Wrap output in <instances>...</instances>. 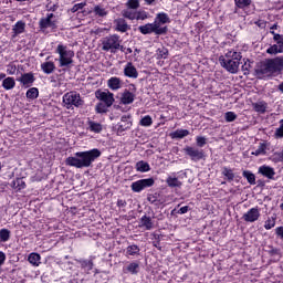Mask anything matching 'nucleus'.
Returning <instances> with one entry per match:
<instances>
[{
  "instance_id": "23",
  "label": "nucleus",
  "mask_w": 283,
  "mask_h": 283,
  "mask_svg": "<svg viewBox=\"0 0 283 283\" xmlns=\"http://www.w3.org/2000/svg\"><path fill=\"white\" fill-rule=\"evenodd\" d=\"M140 227L146 228V231H151V229H154V222H151V217H142Z\"/></svg>"
},
{
  "instance_id": "35",
  "label": "nucleus",
  "mask_w": 283,
  "mask_h": 283,
  "mask_svg": "<svg viewBox=\"0 0 283 283\" xmlns=\"http://www.w3.org/2000/svg\"><path fill=\"white\" fill-rule=\"evenodd\" d=\"M11 187H13V189H18V191H21V189H25V181H23L21 178H18L12 182Z\"/></svg>"
},
{
  "instance_id": "61",
  "label": "nucleus",
  "mask_w": 283,
  "mask_h": 283,
  "mask_svg": "<svg viewBox=\"0 0 283 283\" xmlns=\"http://www.w3.org/2000/svg\"><path fill=\"white\" fill-rule=\"evenodd\" d=\"M154 1H156V0H145V2L148 3V6H151L154 3Z\"/></svg>"
},
{
  "instance_id": "13",
  "label": "nucleus",
  "mask_w": 283,
  "mask_h": 283,
  "mask_svg": "<svg viewBox=\"0 0 283 283\" xmlns=\"http://www.w3.org/2000/svg\"><path fill=\"white\" fill-rule=\"evenodd\" d=\"M25 32V22L23 21H18L13 27H12V35L11 39H17L19 34H23Z\"/></svg>"
},
{
  "instance_id": "6",
  "label": "nucleus",
  "mask_w": 283,
  "mask_h": 283,
  "mask_svg": "<svg viewBox=\"0 0 283 283\" xmlns=\"http://www.w3.org/2000/svg\"><path fill=\"white\" fill-rule=\"evenodd\" d=\"M63 105L66 109H74V107L83 106L81 94L75 91H71L63 95Z\"/></svg>"
},
{
  "instance_id": "55",
  "label": "nucleus",
  "mask_w": 283,
  "mask_h": 283,
  "mask_svg": "<svg viewBox=\"0 0 283 283\" xmlns=\"http://www.w3.org/2000/svg\"><path fill=\"white\" fill-rule=\"evenodd\" d=\"M273 39H274L275 43H283V38L281 34H277V33L274 34Z\"/></svg>"
},
{
  "instance_id": "24",
  "label": "nucleus",
  "mask_w": 283,
  "mask_h": 283,
  "mask_svg": "<svg viewBox=\"0 0 283 283\" xmlns=\"http://www.w3.org/2000/svg\"><path fill=\"white\" fill-rule=\"evenodd\" d=\"M41 70L44 74H52L54 70H56V66L54 65V62H44L41 64Z\"/></svg>"
},
{
  "instance_id": "2",
  "label": "nucleus",
  "mask_w": 283,
  "mask_h": 283,
  "mask_svg": "<svg viewBox=\"0 0 283 283\" xmlns=\"http://www.w3.org/2000/svg\"><path fill=\"white\" fill-rule=\"evenodd\" d=\"M240 61H242V54L230 51L224 56L219 57V63L230 72V74H238V70H240Z\"/></svg>"
},
{
  "instance_id": "39",
  "label": "nucleus",
  "mask_w": 283,
  "mask_h": 283,
  "mask_svg": "<svg viewBox=\"0 0 283 283\" xmlns=\"http://www.w3.org/2000/svg\"><path fill=\"white\" fill-rule=\"evenodd\" d=\"M237 8L244 10V8H249L251 6V0H234Z\"/></svg>"
},
{
  "instance_id": "10",
  "label": "nucleus",
  "mask_w": 283,
  "mask_h": 283,
  "mask_svg": "<svg viewBox=\"0 0 283 283\" xmlns=\"http://www.w3.org/2000/svg\"><path fill=\"white\" fill-rule=\"evenodd\" d=\"M184 151L191 158V160L195 161L202 160V158H205V150L198 149L196 147L187 146L184 148Z\"/></svg>"
},
{
  "instance_id": "9",
  "label": "nucleus",
  "mask_w": 283,
  "mask_h": 283,
  "mask_svg": "<svg viewBox=\"0 0 283 283\" xmlns=\"http://www.w3.org/2000/svg\"><path fill=\"white\" fill-rule=\"evenodd\" d=\"M95 96L98 101H102L106 107H112V105H114V93L109 91H97L95 92Z\"/></svg>"
},
{
  "instance_id": "19",
  "label": "nucleus",
  "mask_w": 283,
  "mask_h": 283,
  "mask_svg": "<svg viewBox=\"0 0 283 283\" xmlns=\"http://www.w3.org/2000/svg\"><path fill=\"white\" fill-rule=\"evenodd\" d=\"M19 83L22 85H32L34 83V74L32 73H24L19 78H17Z\"/></svg>"
},
{
  "instance_id": "34",
  "label": "nucleus",
  "mask_w": 283,
  "mask_h": 283,
  "mask_svg": "<svg viewBox=\"0 0 283 283\" xmlns=\"http://www.w3.org/2000/svg\"><path fill=\"white\" fill-rule=\"evenodd\" d=\"M27 98L34 101V98H39V88L32 87L27 91Z\"/></svg>"
},
{
  "instance_id": "26",
  "label": "nucleus",
  "mask_w": 283,
  "mask_h": 283,
  "mask_svg": "<svg viewBox=\"0 0 283 283\" xmlns=\"http://www.w3.org/2000/svg\"><path fill=\"white\" fill-rule=\"evenodd\" d=\"M14 85H17V82H14V77H6L2 81V87L4 90H14Z\"/></svg>"
},
{
  "instance_id": "27",
  "label": "nucleus",
  "mask_w": 283,
  "mask_h": 283,
  "mask_svg": "<svg viewBox=\"0 0 283 283\" xmlns=\"http://www.w3.org/2000/svg\"><path fill=\"white\" fill-rule=\"evenodd\" d=\"M88 127L95 134H101L103 132V125L93 120H88Z\"/></svg>"
},
{
  "instance_id": "22",
  "label": "nucleus",
  "mask_w": 283,
  "mask_h": 283,
  "mask_svg": "<svg viewBox=\"0 0 283 283\" xmlns=\"http://www.w3.org/2000/svg\"><path fill=\"white\" fill-rule=\"evenodd\" d=\"M136 9H132L129 7H127V9L122 10V17H124V19H129V21H134V19H136Z\"/></svg>"
},
{
  "instance_id": "42",
  "label": "nucleus",
  "mask_w": 283,
  "mask_h": 283,
  "mask_svg": "<svg viewBox=\"0 0 283 283\" xmlns=\"http://www.w3.org/2000/svg\"><path fill=\"white\" fill-rule=\"evenodd\" d=\"M138 268H139L138 263L133 262V263L128 264L126 270L128 271V273L136 274V273H138Z\"/></svg>"
},
{
  "instance_id": "37",
  "label": "nucleus",
  "mask_w": 283,
  "mask_h": 283,
  "mask_svg": "<svg viewBox=\"0 0 283 283\" xmlns=\"http://www.w3.org/2000/svg\"><path fill=\"white\" fill-rule=\"evenodd\" d=\"M243 178H247L250 185H255V175L249 170L243 171Z\"/></svg>"
},
{
  "instance_id": "43",
  "label": "nucleus",
  "mask_w": 283,
  "mask_h": 283,
  "mask_svg": "<svg viewBox=\"0 0 283 283\" xmlns=\"http://www.w3.org/2000/svg\"><path fill=\"white\" fill-rule=\"evenodd\" d=\"M223 176H226V178H228V180H233V178H235V175L233 174V170L229 169V168H223L222 170Z\"/></svg>"
},
{
  "instance_id": "20",
  "label": "nucleus",
  "mask_w": 283,
  "mask_h": 283,
  "mask_svg": "<svg viewBox=\"0 0 283 283\" xmlns=\"http://www.w3.org/2000/svg\"><path fill=\"white\" fill-rule=\"evenodd\" d=\"M132 128V120H129V116H123L120 119V124L118 126V132H127V129Z\"/></svg>"
},
{
  "instance_id": "7",
  "label": "nucleus",
  "mask_w": 283,
  "mask_h": 283,
  "mask_svg": "<svg viewBox=\"0 0 283 283\" xmlns=\"http://www.w3.org/2000/svg\"><path fill=\"white\" fill-rule=\"evenodd\" d=\"M139 32L142 34H167V27H161L160 28V23H158V21H155L154 23H147L145 25H140L138 28Z\"/></svg>"
},
{
  "instance_id": "46",
  "label": "nucleus",
  "mask_w": 283,
  "mask_h": 283,
  "mask_svg": "<svg viewBox=\"0 0 283 283\" xmlns=\"http://www.w3.org/2000/svg\"><path fill=\"white\" fill-rule=\"evenodd\" d=\"M273 227H275V218H269L265 221L264 229H266L269 231V230L273 229Z\"/></svg>"
},
{
  "instance_id": "33",
  "label": "nucleus",
  "mask_w": 283,
  "mask_h": 283,
  "mask_svg": "<svg viewBox=\"0 0 283 283\" xmlns=\"http://www.w3.org/2000/svg\"><path fill=\"white\" fill-rule=\"evenodd\" d=\"M168 187H182V182L176 177H168L166 180Z\"/></svg>"
},
{
  "instance_id": "18",
  "label": "nucleus",
  "mask_w": 283,
  "mask_h": 283,
  "mask_svg": "<svg viewBox=\"0 0 283 283\" xmlns=\"http://www.w3.org/2000/svg\"><path fill=\"white\" fill-rule=\"evenodd\" d=\"M52 19H54V13H49L46 18H42L39 22L41 30H48V28H52Z\"/></svg>"
},
{
  "instance_id": "60",
  "label": "nucleus",
  "mask_w": 283,
  "mask_h": 283,
  "mask_svg": "<svg viewBox=\"0 0 283 283\" xmlns=\"http://www.w3.org/2000/svg\"><path fill=\"white\" fill-rule=\"evenodd\" d=\"M117 207L119 208H123V207H127V201L123 200V199H119L117 201Z\"/></svg>"
},
{
  "instance_id": "3",
  "label": "nucleus",
  "mask_w": 283,
  "mask_h": 283,
  "mask_svg": "<svg viewBox=\"0 0 283 283\" xmlns=\"http://www.w3.org/2000/svg\"><path fill=\"white\" fill-rule=\"evenodd\" d=\"M56 54H59V62H60V67H67V65H72L74 63V51L67 49L66 45L59 44L56 50Z\"/></svg>"
},
{
  "instance_id": "29",
  "label": "nucleus",
  "mask_w": 283,
  "mask_h": 283,
  "mask_svg": "<svg viewBox=\"0 0 283 283\" xmlns=\"http://www.w3.org/2000/svg\"><path fill=\"white\" fill-rule=\"evenodd\" d=\"M171 138H185L186 136H189L188 129H177L176 132L170 134Z\"/></svg>"
},
{
  "instance_id": "51",
  "label": "nucleus",
  "mask_w": 283,
  "mask_h": 283,
  "mask_svg": "<svg viewBox=\"0 0 283 283\" xmlns=\"http://www.w3.org/2000/svg\"><path fill=\"white\" fill-rule=\"evenodd\" d=\"M17 73V65L9 64L7 66V74H10V76L14 75Z\"/></svg>"
},
{
  "instance_id": "38",
  "label": "nucleus",
  "mask_w": 283,
  "mask_h": 283,
  "mask_svg": "<svg viewBox=\"0 0 283 283\" xmlns=\"http://www.w3.org/2000/svg\"><path fill=\"white\" fill-rule=\"evenodd\" d=\"M107 104H104L103 102L97 103L95 111L97 114H107Z\"/></svg>"
},
{
  "instance_id": "50",
  "label": "nucleus",
  "mask_w": 283,
  "mask_h": 283,
  "mask_svg": "<svg viewBox=\"0 0 283 283\" xmlns=\"http://www.w3.org/2000/svg\"><path fill=\"white\" fill-rule=\"evenodd\" d=\"M276 138H283V119L280 122V127L275 130Z\"/></svg>"
},
{
  "instance_id": "17",
  "label": "nucleus",
  "mask_w": 283,
  "mask_h": 283,
  "mask_svg": "<svg viewBox=\"0 0 283 283\" xmlns=\"http://www.w3.org/2000/svg\"><path fill=\"white\" fill-rule=\"evenodd\" d=\"M107 86L109 87V90L116 92L123 87V82L120 81V77H111L107 81Z\"/></svg>"
},
{
  "instance_id": "28",
  "label": "nucleus",
  "mask_w": 283,
  "mask_h": 283,
  "mask_svg": "<svg viewBox=\"0 0 283 283\" xmlns=\"http://www.w3.org/2000/svg\"><path fill=\"white\" fill-rule=\"evenodd\" d=\"M28 260L33 266H39V264H41V255L39 253H31Z\"/></svg>"
},
{
  "instance_id": "59",
  "label": "nucleus",
  "mask_w": 283,
  "mask_h": 283,
  "mask_svg": "<svg viewBox=\"0 0 283 283\" xmlns=\"http://www.w3.org/2000/svg\"><path fill=\"white\" fill-rule=\"evenodd\" d=\"M6 263V253L0 252V266H3Z\"/></svg>"
},
{
  "instance_id": "1",
  "label": "nucleus",
  "mask_w": 283,
  "mask_h": 283,
  "mask_svg": "<svg viewBox=\"0 0 283 283\" xmlns=\"http://www.w3.org/2000/svg\"><path fill=\"white\" fill-rule=\"evenodd\" d=\"M96 158H101V150L94 148L87 151L75 153V156L65 159V164L69 167H75V169H84L92 167V163H94Z\"/></svg>"
},
{
  "instance_id": "64",
  "label": "nucleus",
  "mask_w": 283,
  "mask_h": 283,
  "mask_svg": "<svg viewBox=\"0 0 283 283\" xmlns=\"http://www.w3.org/2000/svg\"><path fill=\"white\" fill-rule=\"evenodd\" d=\"M6 78V73L0 74V81H3Z\"/></svg>"
},
{
  "instance_id": "15",
  "label": "nucleus",
  "mask_w": 283,
  "mask_h": 283,
  "mask_svg": "<svg viewBox=\"0 0 283 283\" xmlns=\"http://www.w3.org/2000/svg\"><path fill=\"white\" fill-rule=\"evenodd\" d=\"M259 174H261V176H264L265 178H269V180H273L275 176V170L271 168V166H261L259 168Z\"/></svg>"
},
{
  "instance_id": "54",
  "label": "nucleus",
  "mask_w": 283,
  "mask_h": 283,
  "mask_svg": "<svg viewBox=\"0 0 283 283\" xmlns=\"http://www.w3.org/2000/svg\"><path fill=\"white\" fill-rule=\"evenodd\" d=\"M251 67V64L250 63H244L242 66H241V70L242 72H244V74H249V69Z\"/></svg>"
},
{
  "instance_id": "12",
  "label": "nucleus",
  "mask_w": 283,
  "mask_h": 283,
  "mask_svg": "<svg viewBox=\"0 0 283 283\" xmlns=\"http://www.w3.org/2000/svg\"><path fill=\"white\" fill-rule=\"evenodd\" d=\"M124 76L127 78H137L138 77V70L134 66V63L127 62L124 66Z\"/></svg>"
},
{
  "instance_id": "63",
  "label": "nucleus",
  "mask_w": 283,
  "mask_h": 283,
  "mask_svg": "<svg viewBox=\"0 0 283 283\" xmlns=\"http://www.w3.org/2000/svg\"><path fill=\"white\" fill-rule=\"evenodd\" d=\"M279 90L283 93V82L279 85Z\"/></svg>"
},
{
  "instance_id": "36",
  "label": "nucleus",
  "mask_w": 283,
  "mask_h": 283,
  "mask_svg": "<svg viewBox=\"0 0 283 283\" xmlns=\"http://www.w3.org/2000/svg\"><path fill=\"white\" fill-rule=\"evenodd\" d=\"M126 253L127 255H138V253H140V248L136 244L129 245L126 249Z\"/></svg>"
},
{
  "instance_id": "25",
  "label": "nucleus",
  "mask_w": 283,
  "mask_h": 283,
  "mask_svg": "<svg viewBox=\"0 0 283 283\" xmlns=\"http://www.w3.org/2000/svg\"><path fill=\"white\" fill-rule=\"evenodd\" d=\"M93 12L95 14V17H107V9H105L103 7V4H96L94 8H93Z\"/></svg>"
},
{
  "instance_id": "45",
  "label": "nucleus",
  "mask_w": 283,
  "mask_h": 283,
  "mask_svg": "<svg viewBox=\"0 0 283 283\" xmlns=\"http://www.w3.org/2000/svg\"><path fill=\"white\" fill-rule=\"evenodd\" d=\"M151 123H153L151 116H149V115H147V116H145V117H143V118L140 119V125H142L143 127H149V125H151Z\"/></svg>"
},
{
  "instance_id": "31",
  "label": "nucleus",
  "mask_w": 283,
  "mask_h": 283,
  "mask_svg": "<svg viewBox=\"0 0 283 283\" xmlns=\"http://www.w3.org/2000/svg\"><path fill=\"white\" fill-rule=\"evenodd\" d=\"M77 262L81 264L82 269H86V271L94 269V262H92V260H77Z\"/></svg>"
},
{
  "instance_id": "62",
  "label": "nucleus",
  "mask_w": 283,
  "mask_h": 283,
  "mask_svg": "<svg viewBox=\"0 0 283 283\" xmlns=\"http://www.w3.org/2000/svg\"><path fill=\"white\" fill-rule=\"evenodd\" d=\"M118 50H120V52H125V46L120 45V43H119Z\"/></svg>"
},
{
  "instance_id": "32",
  "label": "nucleus",
  "mask_w": 283,
  "mask_h": 283,
  "mask_svg": "<svg viewBox=\"0 0 283 283\" xmlns=\"http://www.w3.org/2000/svg\"><path fill=\"white\" fill-rule=\"evenodd\" d=\"M136 169H137V171L145 174V171H149L150 167H149V164L146 161H138L136 164Z\"/></svg>"
},
{
  "instance_id": "5",
  "label": "nucleus",
  "mask_w": 283,
  "mask_h": 283,
  "mask_svg": "<svg viewBox=\"0 0 283 283\" xmlns=\"http://www.w3.org/2000/svg\"><path fill=\"white\" fill-rule=\"evenodd\" d=\"M120 36L118 34L108 35L102 41V50L104 52H112V54H116L118 52V48H120Z\"/></svg>"
},
{
  "instance_id": "56",
  "label": "nucleus",
  "mask_w": 283,
  "mask_h": 283,
  "mask_svg": "<svg viewBox=\"0 0 283 283\" xmlns=\"http://www.w3.org/2000/svg\"><path fill=\"white\" fill-rule=\"evenodd\" d=\"M275 233H276V235H279V238L283 239V227L276 228Z\"/></svg>"
},
{
  "instance_id": "48",
  "label": "nucleus",
  "mask_w": 283,
  "mask_h": 283,
  "mask_svg": "<svg viewBox=\"0 0 283 283\" xmlns=\"http://www.w3.org/2000/svg\"><path fill=\"white\" fill-rule=\"evenodd\" d=\"M224 116H226L227 123H233V120L238 118V115H235V113L233 112H227Z\"/></svg>"
},
{
  "instance_id": "21",
  "label": "nucleus",
  "mask_w": 283,
  "mask_h": 283,
  "mask_svg": "<svg viewBox=\"0 0 283 283\" xmlns=\"http://www.w3.org/2000/svg\"><path fill=\"white\" fill-rule=\"evenodd\" d=\"M283 52V42H277L276 44L271 45L268 50V54H282Z\"/></svg>"
},
{
  "instance_id": "58",
  "label": "nucleus",
  "mask_w": 283,
  "mask_h": 283,
  "mask_svg": "<svg viewBox=\"0 0 283 283\" xmlns=\"http://www.w3.org/2000/svg\"><path fill=\"white\" fill-rule=\"evenodd\" d=\"M159 56L161 59H167V49L159 50Z\"/></svg>"
},
{
  "instance_id": "30",
  "label": "nucleus",
  "mask_w": 283,
  "mask_h": 283,
  "mask_svg": "<svg viewBox=\"0 0 283 283\" xmlns=\"http://www.w3.org/2000/svg\"><path fill=\"white\" fill-rule=\"evenodd\" d=\"M155 21H157V23H159V28H161L160 25L169 23V15H167V13H158Z\"/></svg>"
},
{
  "instance_id": "8",
  "label": "nucleus",
  "mask_w": 283,
  "mask_h": 283,
  "mask_svg": "<svg viewBox=\"0 0 283 283\" xmlns=\"http://www.w3.org/2000/svg\"><path fill=\"white\" fill-rule=\"evenodd\" d=\"M154 182H155L154 178L140 179V180L133 182L130 186V189H133V191L135 193H140V191H143V189L154 187Z\"/></svg>"
},
{
  "instance_id": "16",
  "label": "nucleus",
  "mask_w": 283,
  "mask_h": 283,
  "mask_svg": "<svg viewBox=\"0 0 283 283\" xmlns=\"http://www.w3.org/2000/svg\"><path fill=\"white\" fill-rule=\"evenodd\" d=\"M135 98H136V95H134V93L125 90L124 94H122L120 103L123 105H132V103H134Z\"/></svg>"
},
{
  "instance_id": "41",
  "label": "nucleus",
  "mask_w": 283,
  "mask_h": 283,
  "mask_svg": "<svg viewBox=\"0 0 283 283\" xmlns=\"http://www.w3.org/2000/svg\"><path fill=\"white\" fill-rule=\"evenodd\" d=\"M126 7L130 8V10H138V8H140V1H138V0H128L126 2Z\"/></svg>"
},
{
  "instance_id": "47",
  "label": "nucleus",
  "mask_w": 283,
  "mask_h": 283,
  "mask_svg": "<svg viewBox=\"0 0 283 283\" xmlns=\"http://www.w3.org/2000/svg\"><path fill=\"white\" fill-rule=\"evenodd\" d=\"M149 15L145 11H137L135 19L137 21H145V19H148Z\"/></svg>"
},
{
  "instance_id": "53",
  "label": "nucleus",
  "mask_w": 283,
  "mask_h": 283,
  "mask_svg": "<svg viewBox=\"0 0 283 283\" xmlns=\"http://www.w3.org/2000/svg\"><path fill=\"white\" fill-rule=\"evenodd\" d=\"M252 154L254 156H260V155L264 154V145L259 146V148Z\"/></svg>"
},
{
  "instance_id": "44",
  "label": "nucleus",
  "mask_w": 283,
  "mask_h": 283,
  "mask_svg": "<svg viewBox=\"0 0 283 283\" xmlns=\"http://www.w3.org/2000/svg\"><path fill=\"white\" fill-rule=\"evenodd\" d=\"M255 112H259L260 114H264L266 112V104L264 103H256L254 104Z\"/></svg>"
},
{
  "instance_id": "40",
  "label": "nucleus",
  "mask_w": 283,
  "mask_h": 283,
  "mask_svg": "<svg viewBox=\"0 0 283 283\" xmlns=\"http://www.w3.org/2000/svg\"><path fill=\"white\" fill-rule=\"evenodd\" d=\"M0 240L2 242H8L10 240V230L1 229L0 230Z\"/></svg>"
},
{
  "instance_id": "57",
  "label": "nucleus",
  "mask_w": 283,
  "mask_h": 283,
  "mask_svg": "<svg viewBox=\"0 0 283 283\" xmlns=\"http://www.w3.org/2000/svg\"><path fill=\"white\" fill-rule=\"evenodd\" d=\"M187 211H189V206L181 207L178 210V213H180L182 216V214L187 213Z\"/></svg>"
},
{
  "instance_id": "49",
  "label": "nucleus",
  "mask_w": 283,
  "mask_h": 283,
  "mask_svg": "<svg viewBox=\"0 0 283 283\" xmlns=\"http://www.w3.org/2000/svg\"><path fill=\"white\" fill-rule=\"evenodd\" d=\"M87 6L86 2H81V3H77V4H74L71 9V12H78V10H83L85 7Z\"/></svg>"
},
{
  "instance_id": "52",
  "label": "nucleus",
  "mask_w": 283,
  "mask_h": 283,
  "mask_svg": "<svg viewBox=\"0 0 283 283\" xmlns=\"http://www.w3.org/2000/svg\"><path fill=\"white\" fill-rule=\"evenodd\" d=\"M203 145H207V138L205 137H197V147H202Z\"/></svg>"
},
{
  "instance_id": "14",
  "label": "nucleus",
  "mask_w": 283,
  "mask_h": 283,
  "mask_svg": "<svg viewBox=\"0 0 283 283\" xmlns=\"http://www.w3.org/2000/svg\"><path fill=\"white\" fill-rule=\"evenodd\" d=\"M114 25L117 32H127V30H129V24H127V21L123 18L114 20Z\"/></svg>"
},
{
  "instance_id": "11",
  "label": "nucleus",
  "mask_w": 283,
  "mask_h": 283,
  "mask_svg": "<svg viewBox=\"0 0 283 283\" xmlns=\"http://www.w3.org/2000/svg\"><path fill=\"white\" fill-rule=\"evenodd\" d=\"M260 219V209L252 208L243 214V220L245 222H256Z\"/></svg>"
},
{
  "instance_id": "4",
  "label": "nucleus",
  "mask_w": 283,
  "mask_h": 283,
  "mask_svg": "<svg viewBox=\"0 0 283 283\" xmlns=\"http://www.w3.org/2000/svg\"><path fill=\"white\" fill-rule=\"evenodd\" d=\"M283 70V56L268 60L262 64L260 72L261 74H275V72H282Z\"/></svg>"
}]
</instances>
